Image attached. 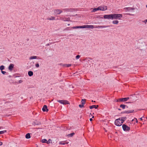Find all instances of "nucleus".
I'll use <instances>...</instances> for the list:
<instances>
[{
    "instance_id": "obj_1",
    "label": "nucleus",
    "mask_w": 147,
    "mask_h": 147,
    "mask_svg": "<svg viewBox=\"0 0 147 147\" xmlns=\"http://www.w3.org/2000/svg\"><path fill=\"white\" fill-rule=\"evenodd\" d=\"M113 20L121 19V18L123 17V15L121 14L113 13Z\"/></svg>"
},
{
    "instance_id": "obj_2",
    "label": "nucleus",
    "mask_w": 147,
    "mask_h": 147,
    "mask_svg": "<svg viewBox=\"0 0 147 147\" xmlns=\"http://www.w3.org/2000/svg\"><path fill=\"white\" fill-rule=\"evenodd\" d=\"M129 99V97L120 98L117 99L116 102H126Z\"/></svg>"
},
{
    "instance_id": "obj_3",
    "label": "nucleus",
    "mask_w": 147,
    "mask_h": 147,
    "mask_svg": "<svg viewBox=\"0 0 147 147\" xmlns=\"http://www.w3.org/2000/svg\"><path fill=\"white\" fill-rule=\"evenodd\" d=\"M57 101L60 103L64 105H65L67 104H69V102L67 100H58Z\"/></svg>"
},
{
    "instance_id": "obj_4",
    "label": "nucleus",
    "mask_w": 147,
    "mask_h": 147,
    "mask_svg": "<svg viewBox=\"0 0 147 147\" xmlns=\"http://www.w3.org/2000/svg\"><path fill=\"white\" fill-rule=\"evenodd\" d=\"M103 18L105 19H107L108 20H113L112 14H110L105 15L103 16Z\"/></svg>"
},
{
    "instance_id": "obj_5",
    "label": "nucleus",
    "mask_w": 147,
    "mask_h": 147,
    "mask_svg": "<svg viewBox=\"0 0 147 147\" xmlns=\"http://www.w3.org/2000/svg\"><path fill=\"white\" fill-rule=\"evenodd\" d=\"M122 127L123 130L125 131H128L130 130V127L125 124H123Z\"/></svg>"
},
{
    "instance_id": "obj_6",
    "label": "nucleus",
    "mask_w": 147,
    "mask_h": 147,
    "mask_svg": "<svg viewBox=\"0 0 147 147\" xmlns=\"http://www.w3.org/2000/svg\"><path fill=\"white\" fill-rule=\"evenodd\" d=\"M63 10L69 12L75 11L77 10V9H76L72 8L63 9Z\"/></svg>"
},
{
    "instance_id": "obj_7",
    "label": "nucleus",
    "mask_w": 147,
    "mask_h": 147,
    "mask_svg": "<svg viewBox=\"0 0 147 147\" xmlns=\"http://www.w3.org/2000/svg\"><path fill=\"white\" fill-rule=\"evenodd\" d=\"M98 10L105 11L107 10V7L106 6H99L98 7Z\"/></svg>"
},
{
    "instance_id": "obj_8",
    "label": "nucleus",
    "mask_w": 147,
    "mask_h": 147,
    "mask_svg": "<svg viewBox=\"0 0 147 147\" xmlns=\"http://www.w3.org/2000/svg\"><path fill=\"white\" fill-rule=\"evenodd\" d=\"M112 26V25L108 26H96L94 28H103L107 27H110Z\"/></svg>"
},
{
    "instance_id": "obj_9",
    "label": "nucleus",
    "mask_w": 147,
    "mask_h": 147,
    "mask_svg": "<svg viewBox=\"0 0 147 147\" xmlns=\"http://www.w3.org/2000/svg\"><path fill=\"white\" fill-rule=\"evenodd\" d=\"M54 12L57 15H59L62 12V11L60 9H56L54 10Z\"/></svg>"
},
{
    "instance_id": "obj_10",
    "label": "nucleus",
    "mask_w": 147,
    "mask_h": 147,
    "mask_svg": "<svg viewBox=\"0 0 147 147\" xmlns=\"http://www.w3.org/2000/svg\"><path fill=\"white\" fill-rule=\"evenodd\" d=\"M84 28H89L93 29L94 28V26L92 25H83Z\"/></svg>"
},
{
    "instance_id": "obj_11",
    "label": "nucleus",
    "mask_w": 147,
    "mask_h": 147,
    "mask_svg": "<svg viewBox=\"0 0 147 147\" xmlns=\"http://www.w3.org/2000/svg\"><path fill=\"white\" fill-rule=\"evenodd\" d=\"M115 125L118 126H120L122 125V124L119 121H118L117 119L115 120Z\"/></svg>"
},
{
    "instance_id": "obj_12",
    "label": "nucleus",
    "mask_w": 147,
    "mask_h": 147,
    "mask_svg": "<svg viewBox=\"0 0 147 147\" xmlns=\"http://www.w3.org/2000/svg\"><path fill=\"white\" fill-rule=\"evenodd\" d=\"M42 111L43 112H48L49 111V109L47 108V107L46 105H44L42 109Z\"/></svg>"
},
{
    "instance_id": "obj_13",
    "label": "nucleus",
    "mask_w": 147,
    "mask_h": 147,
    "mask_svg": "<svg viewBox=\"0 0 147 147\" xmlns=\"http://www.w3.org/2000/svg\"><path fill=\"white\" fill-rule=\"evenodd\" d=\"M124 9L126 10V11H130L131 10H134L135 8L134 7H125L124 8Z\"/></svg>"
},
{
    "instance_id": "obj_14",
    "label": "nucleus",
    "mask_w": 147,
    "mask_h": 147,
    "mask_svg": "<svg viewBox=\"0 0 147 147\" xmlns=\"http://www.w3.org/2000/svg\"><path fill=\"white\" fill-rule=\"evenodd\" d=\"M14 65L12 63L10 64L8 67L9 70L10 71H11L13 70L14 67Z\"/></svg>"
},
{
    "instance_id": "obj_15",
    "label": "nucleus",
    "mask_w": 147,
    "mask_h": 147,
    "mask_svg": "<svg viewBox=\"0 0 147 147\" xmlns=\"http://www.w3.org/2000/svg\"><path fill=\"white\" fill-rule=\"evenodd\" d=\"M98 105H92L91 106H90L89 107V108L90 109H92L94 108H95V109H98Z\"/></svg>"
},
{
    "instance_id": "obj_16",
    "label": "nucleus",
    "mask_w": 147,
    "mask_h": 147,
    "mask_svg": "<svg viewBox=\"0 0 147 147\" xmlns=\"http://www.w3.org/2000/svg\"><path fill=\"white\" fill-rule=\"evenodd\" d=\"M72 29H78V28H84L83 26H74L71 27Z\"/></svg>"
},
{
    "instance_id": "obj_17",
    "label": "nucleus",
    "mask_w": 147,
    "mask_h": 147,
    "mask_svg": "<svg viewBox=\"0 0 147 147\" xmlns=\"http://www.w3.org/2000/svg\"><path fill=\"white\" fill-rule=\"evenodd\" d=\"M127 119V118L126 117H121V123H122V124L124 121H125Z\"/></svg>"
},
{
    "instance_id": "obj_18",
    "label": "nucleus",
    "mask_w": 147,
    "mask_h": 147,
    "mask_svg": "<svg viewBox=\"0 0 147 147\" xmlns=\"http://www.w3.org/2000/svg\"><path fill=\"white\" fill-rule=\"evenodd\" d=\"M25 138L26 139H29L31 138L30 134L28 133L25 136Z\"/></svg>"
},
{
    "instance_id": "obj_19",
    "label": "nucleus",
    "mask_w": 147,
    "mask_h": 147,
    "mask_svg": "<svg viewBox=\"0 0 147 147\" xmlns=\"http://www.w3.org/2000/svg\"><path fill=\"white\" fill-rule=\"evenodd\" d=\"M34 123L35 125H41V123L40 122L37 121H35L34 122Z\"/></svg>"
},
{
    "instance_id": "obj_20",
    "label": "nucleus",
    "mask_w": 147,
    "mask_h": 147,
    "mask_svg": "<svg viewBox=\"0 0 147 147\" xmlns=\"http://www.w3.org/2000/svg\"><path fill=\"white\" fill-rule=\"evenodd\" d=\"M28 74L29 76L31 77L33 75V72L32 71H29L28 72Z\"/></svg>"
},
{
    "instance_id": "obj_21",
    "label": "nucleus",
    "mask_w": 147,
    "mask_h": 147,
    "mask_svg": "<svg viewBox=\"0 0 147 147\" xmlns=\"http://www.w3.org/2000/svg\"><path fill=\"white\" fill-rule=\"evenodd\" d=\"M126 113L127 114H129L130 113H133L134 112V110H128V111H126Z\"/></svg>"
},
{
    "instance_id": "obj_22",
    "label": "nucleus",
    "mask_w": 147,
    "mask_h": 147,
    "mask_svg": "<svg viewBox=\"0 0 147 147\" xmlns=\"http://www.w3.org/2000/svg\"><path fill=\"white\" fill-rule=\"evenodd\" d=\"M126 106V105L123 104H121L120 105V107L122 108L123 109H124Z\"/></svg>"
},
{
    "instance_id": "obj_23",
    "label": "nucleus",
    "mask_w": 147,
    "mask_h": 147,
    "mask_svg": "<svg viewBox=\"0 0 147 147\" xmlns=\"http://www.w3.org/2000/svg\"><path fill=\"white\" fill-rule=\"evenodd\" d=\"M74 134L75 133L74 132H72L68 134L67 136L69 137H72Z\"/></svg>"
},
{
    "instance_id": "obj_24",
    "label": "nucleus",
    "mask_w": 147,
    "mask_h": 147,
    "mask_svg": "<svg viewBox=\"0 0 147 147\" xmlns=\"http://www.w3.org/2000/svg\"><path fill=\"white\" fill-rule=\"evenodd\" d=\"M70 19V18L69 17L67 18H64L63 19V20L64 21H71Z\"/></svg>"
},
{
    "instance_id": "obj_25",
    "label": "nucleus",
    "mask_w": 147,
    "mask_h": 147,
    "mask_svg": "<svg viewBox=\"0 0 147 147\" xmlns=\"http://www.w3.org/2000/svg\"><path fill=\"white\" fill-rule=\"evenodd\" d=\"M37 57L35 56H31L29 58L30 59H37Z\"/></svg>"
},
{
    "instance_id": "obj_26",
    "label": "nucleus",
    "mask_w": 147,
    "mask_h": 147,
    "mask_svg": "<svg viewBox=\"0 0 147 147\" xmlns=\"http://www.w3.org/2000/svg\"><path fill=\"white\" fill-rule=\"evenodd\" d=\"M59 144H61V145H65L66 144H67L68 143L67 142H65H65H59Z\"/></svg>"
},
{
    "instance_id": "obj_27",
    "label": "nucleus",
    "mask_w": 147,
    "mask_h": 147,
    "mask_svg": "<svg viewBox=\"0 0 147 147\" xmlns=\"http://www.w3.org/2000/svg\"><path fill=\"white\" fill-rule=\"evenodd\" d=\"M71 64H65L63 65V66L66 67H69L71 66Z\"/></svg>"
},
{
    "instance_id": "obj_28",
    "label": "nucleus",
    "mask_w": 147,
    "mask_h": 147,
    "mask_svg": "<svg viewBox=\"0 0 147 147\" xmlns=\"http://www.w3.org/2000/svg\"><path fill=\"white\" fill-rule=\"evenodd\" d=\"M119 22L118 20H113L112 22V23L114 24H117L119 23Z\"/></svg>"
},
{
    "instance_id": "obj_29",
    "label": "nucleus",
    "mask_w": 147,
    "mask_h": 147,
    "mask_svg": "<svg viewBox=\"0 0 147 147\" xmlns=\"http://www.w3.org/2000/svg\"><path fill=\"white\" fill-rule=\"evenodd\" d=\"M5 69V66L3 65H1L0 66V70L1 71H3V70Z\"/></svg>"
},
{
    "instance_id": "obj_30",
    "label": "nucleus",
    "mask_w": 147,
    "mask_h": 147,
    "mask_svg": "<svg viewBox=\"0 0 147 147\" xmlns=\"http://www.w3.org/2000/svg\"><path fill=\"white\" fill-rule=\"evenodd\" d=\"M86 100L85 99H82L81 102L82 104L84 105L85 103Z\"/></svg>"
},
{
    "instance_id": "obj_31",
    "label": "nucleus",
    "mask_w": 147,
    "mask_h": 147,
    "mask_svg": "<svg viewBox=\"0 0 147 147\" xmlns=\"http://www.w3.org/2000/svg\"><path fill=\"white\" fill-rule=\"evenodd\" d=\"M98 10V7L95 8L93 9V10L92 11V12H94Z\"/></svg>"
},
{
    "instance_id": "obj_32",
    "label": "nucleus",
    "mask_w": 147,
    "mask_h": 147,
    "mask_svg": "<svg viewBox=\"0 0 147 147\" xmlns=\"http://www.w3.org/2000/svg\"><path fill=\"white\" fill-rule=\"evenodd\" d=\"M47 19L49 20H55V18L54 17L51 16L50 18H47Z\"/></svg>"
},
{
    "instance_id": "obj_33",
    "label": "nucleus",
    "mask_w": 147,
    "mask_h": 147,
    "mask_svg": "<svg viewBox=\"0 0 147 147\" xmlns=\"http://www.w3.org/2000/svg\"><path fill=\"white\" fill-rule=\"evenodd\" d=\"M47 140L46 139H44L41 140V142L42 143H47Z\"/></svg>"
},
{
    "instance_id": "obj_34",
    "label": "nucleus",
    "mask_w": 147,
    "mask_h": 147,
    "mask_svg": "<svg viewBox=\"0 0 147 147\" xmlns=\"http://www.w3.org/2000/svg\"><path fill=\"white\" fill-rule=\"evenodd\" d=\"M6 130H3L0 131V134H3L6 132Z\"/></svg>"
},
{
    "instance_id": "obj_35",
    "label": "nucleus",
    "mask_w": 147,
    "mask_h": 147,
    "mask_svg": "<svg viewBox=\"0 0 147 147\" xmlns=\"http://www.w3.org/2000/svg\"><path fill=\"white\" fill-rule=\"evenodd\" d=\"M52 141L51 139H49L48 141H47V144H49V143H52Z\"/></svg>"
},
{
    "instance_id": "obj_36",
    "label": "nucleus",
    "mask_w": 147,
    "mask_h": 147,
    "mask_svg": "<svg viewBox=\"0 0 147 147\" xmlns=\"http://www.w3.org/2000/svg\"><path fill=\"white\" fill-rule=\"evenodd\" d=\"M80 57V55H77L76 57V59H78Z\"/></svg>"
},
{
    "instance_id": "obj_37",
    "label": "nucleus",
    "mask_w": 147,
    "mask_h": 147,
    "mask_svg": "<svg viewBox=\"0 0 147 147\" xmlns=\"http://www.w3.org/2000/svg\"><path fill=\"white\" fill-rule=\"evenodd\" d=\"M35 66L36 67H39V65L38 63H36V64Z\"/></svg>"
},
{
    "instance_id": "obj_38",
    "label": "nucleus",
    "mask_w": 147,
    "mask_h": 147,
    "mask_svg": "<svg viewBox=\"0 0 147 147\" xmlns=\"http://www.w3.org/2000/svg\"><path fill=\"white\" fill-rule=\"evenodd\" d=\"M79 107L81 108H82L83 107H84V105H83L82 104H80L79 105Z\"/></svg>"
},
{
    "instance_id": "obj_39",
    "label": "nucleus",
    "mask_w": 147,
    "mask_h": 147,
    "mask_svg": "<svg viewBox=\"0 0 147 147\" xmlns=\"http://www.w3.org/2000/svg\"><path fill=\"white\" fill-rule=\"evenodd\" d=\"M1 72L3 74H5L6 73H7V72L6 71H1Z\"/></svg>"
},
{
    "instance_id": "obj_40",
    "label": "nucleus",
    "mask_w": 147,
    "mask_h": 147,
    "mask_svg": "<svg viewBox=\"0 0 147 147\" xmlns=\"http://www.w3.org/2000/svg\"><path fill=\"white\" fill-rule=\"evenodd\" d=\"M89 59H91V58H90V57L86 58V60H88V61H90V60Z\"/></svg>"
},
{
    "instance_id": "obj_41",
    "label": "nucleus",
    "mask_w": 147,
    "mask_h": 147,
    "mask_svg": "<svg viewBox=\"0 0 147 147\" xmlns=\"http://www.w3.org/2000/svg\"><path fill=\"white\" fill-rule=\"evenodd\" d=\"M142 22L145 23V24H146V23L147 22V19L144 21H143Z\"/></svg>"
},
{
    "instance_id": "obj_42",
    "label": "nucleus",
    "mask_w": 147,
    "mask_h": 147,
    "mask_svg": "<svg viewBox=\"0 0 147 147\" xmlns=\"http://www.w3.org/2000/svg\"><path fill=\"white\" fill-rule=\"evenodd\" d=\"M126 111H124L121 112V114L126 113Z\"/></svg>"
},
{
    "instance_id": "obj_43",
    "label": "nucleus",
    "mask_w": 147,
    "mask_h": 147,
    "mask_svg": "<svg viewBox=\"0 0 147 147\" xmlns=\"http://www.w3.org/2000/svg\"><path fill=\"white\" fill-rule=\"evenodd\" d=\"M117 119L118 121H119V120L121 121V117H119L118 119Z\"/></svg>"
},
{
    "instance_id": "obj_44",
    "label": "nucleus",
    "mask_w": 147,
    "mask_h": 147,
    "mask_svg": "<svg viewBox=\"0 0 147 147\" xmlns=\"http://www.w3.org/2000/svg\"><path fill=\"white\" fill-rule=\"evenodd\" d=\"M23 82V81L22 80H19V81H18V82L19 83H21L22 82Z\"/></svg>"
},
{
    "instance_id": "obj_45",
    "label": "nucleus",
    "mask_w": 147,
    "mask_h": 147,
    "mask_svg": "<svg viewBox=\"0 0 147 147\" xmlns=\"http://www.w3.org/2000/svg\"><path fill=\"white\" fill-rule=\"evenodd\" d=\"M144 117H145L144 116H143L142 117L140 118V119L142 121V120H143L142 118H144Z\"/></svg>"
},
{
    "instance_id": "obj_46",
    "label": "nucleus",
    "mask_w": 147,
    "mask_h": 147,
    "mask_svg": "<svg viewBox=\"0 0 147 147\" xmlns=\"http://www.w3.org/2000/svg\"><path fill=\"white\" fill-rule=\"evenodd\" d=\"M134 119H135V120H136V122L137 123L138 122V121L137 119L136 118H134Z\"/></svg>"
},
{
    "instance_id": "obj_47",
    "label": "nucleus",
    "mask_w": 147,
    "mask_h": 147,
    "mask_svg": "<svg viewBox=\"0 0 147 147\" xmlns=\"http://www.w3.org/2000/svg\"><path fill=\"white\" fill-rule=\"evenodd\" d=\"M2 144L3 143L2 142L0 141V146L2 145Z\"/></svg>"
},
{
    "instance_id": "obj_48",
    "label": "nucleus",
    "mask_w": 147,
    "mask_h": 147,
    "mask_svg": "<svg viewBox=\"0 0 147 147\" xmlns=\"http://www.w3.org/2000/svg\"><path fill=\"white\" fill-rule=\"evenodd\" d=\"M78 16V14H76L75 15H72V16Z\"/></svg>"
},
{
    "instance_id": "obj_49",
    "label": "nucleus",
    "mask_w": 147,
    "mask_h": 147,
    "mask_svg": "<svg viewBox=\"0 0 147 147\" xmlns=\"http://www.w3.org/2000/svg\"><path fill=\"white\" fill-rule=\"evenodd\" d=\"M49 45H50V44L49 43H48L46 45V46H48Z\"/></svg>"
},
{
    "instance_id": "obj_50",
    "label": "nucleus",
    "mask_w": 147,
    "mask_h": 147,
    "mask_svg": "<svg viewBox=\"0 0 147 147\" xmlns=\"http://www.w3.org/2000/svg\"><path fill=\"white\" fill-rule=\"evenodd\" d=\"M93 120L92 118H91L90 119V121H92Z\"/></svg>"
},
{
    "instance_id": "obj_51",
    "label": "nucleus",
    "mask_w": 147,
    "mask_h": 147,
    "mask_svg": "<svg viewBox=\"0 0 147 147\" xmlns=\"http://www.w3.org/2000/svg\"><path fill=\"white\" fill-rule=\"evenodd\" d=\"M70 28L69 27H68V28H65V30H68V28Z\"/></svg>"
},
{
    "instance_id": "obj_52",
    "label": "nucleus",
    "mask_w": 147,
    "mask_h": 147,
    "mask_svg": "<svg viewBox=\"0 0 147 147\" xmlns=\"http://www.w3.org/2000/svg\"><path fill=\"white\" fill-rule=\"evenodd\" d=\"M74 34H71L69 35V36H74Z\"/></svg>"
},
{
    "instance_id": "obj_53",
    "label": "nucleus",
    "mask_w": 147,
    "mask_h": 147,
    "mask_svg": "<svg viewBox=\"0 0 147 147\" xmlns=\"http://www.w3.org/2000/svg\"><path fill=\"white\" fill-rule=\"evenodd\" d=\"M131 102H126L125 103H131Z\"/></svg>"
},
{
    "instance_id": "obj_54",
    "label": "nucleus",
    "mask_w": 147,
    "mask_h": 147,
    "mask_svg": "<svg viewBox=\"0 0 147 147\" xmlns=\"http://www.w3.org/2000/svg\"><path fill=\"white\" fill-rule=\"evenodd\" d=\"M135 119H134H134H133L132 120V121H135Z\"/></svg>"
},
{
    "instance_id": "obj_55",
    "label": "nucleus",
    "mask_w": 147,
    "mask_h": 147,
    "mask_svg": "<svg viewBox=\"0 0 147 147\" xmlns=\"http://www.w3.org/2000/svg\"><path fill=\"white\" fill-rule=\"evenodd\" d=\"M118 110L119 111H121V109L119 108L118 109Z\"/></svg>"
},
{
    "instance_id": "obj_56",
    "label": "nucleus",
    "mask_w": 147,
    "mask_h": 147,
    "mask_svg": "<svg viewBox=\"0 0 147 147\" xmlns=\"http://www.w3.org/2000/svg\"><path fill=\"white\" fill-rule=\"evenodd\" d=\"M82 117V115H81L80 117V119H81Z\"/></svg>"
},
{
    "instance_id": "obj_57",
    "label": "nucleus",
    "mask_w": 147,
    "mask_h": 147,
    "mask_svg": "<svg viewBox=\"0 0 147 147\" xmlns=\"http://www.w3.org/2000/svg\"><path fill=\"white\" fill-rule=\"evenodd\" d=\"M11 76H8V77H9V78H11Z\"/></svg>"
},
{
    "instance_id": "obj_58",
    "label": "nucleus",
    "mask_w": 147,
    "mask_h": 147,
    "mask_svg": "<svg viewBox=\"0 0 147 147\" xmlns=\"http://www.w3.org/2000/svg\"><path fill=\"white\" fill-rule=\"evenodd\" d=\"M126 107L127 108H128V106H127L126 105Z\"/></svg>"
},
{
    "instance_id": "obj_59",
    "label": "nucleus",
    "mask_w": 147,
    "mask_h": 147,
    "mask_svg": "<svg viewBox=\"0 0 147 147\" xmlns=\"http://www.w3.org/2000/svg\"><path fill=\"white\" fill-rule=\"evenodd\" d=\"M70 25V24H67V25L69 26V25Z\"/></svg>"
},
{
    "instance_id": "obj_60",
    "label": "nucleus",
    "mask_w": 147,
    "mask_h": 147,
    "mask_svg": "<svg viewBox=\"0 0 147 147\" xmlns=\"http://www.w3.org/2000/svg\"><path fill=\"white\" fill-rule=\"evenodd\" d=\"M1 127H1L0 126V129H1Z\"/></svg>"
},
{
    "instance_id": "obj_61",
    "label": "nucleus",
    "mask_w": 147,
    "mask_h": 147,
    "mask_svg": "<svg viewBox=\"0 0 147 147\" xmlns=\"http://www.w3.org/2000/svg\"><path fill=\"white\" fill-rule=\"evenodd\" d=\"M94 117V116H92V118H93Z\"/></svg>"
},
{
    "instance_id": "obj_62",
    "label": "nucleus",
    "mask_w": 147,
    "mask_h": 147,
    "mask_svg": "<svg viewBox=\"0 0 147 147\" xmlns=\"http://www.w3.org/2000/svg\"><path fill=\"white\" fill-rule=\"evenodd\" d=\"M18 76H15V77H18Z\"/></svg>"
},
{
    "instance_id": "obj_63",
    "label": "nucleus",
    "mask_w": 147,
    "mask_h": 147,
    "mask_svg": "<svg viewBox=\"0 0 147 147\" xmlns=\"http://www.w3.org/2000/svg\"><path fill=\"white\" fill-rule=\"evenodd\" d=\"M146 7H147V5H146Z\"/></svg>"
}]
</instances>
